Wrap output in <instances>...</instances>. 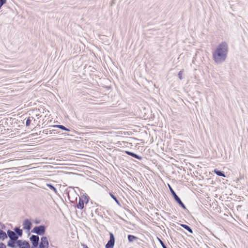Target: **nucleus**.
Returning a JSON list of instances; mask_svg holds the SVG:
<instances>
[{
    "mask_svg": "<svg viewBox=\"0 0 248 248\" xmlns=\"http://www.w3.org/2000/svg\"><path fill=\"white\" fill-rule=\"evenodd\" d=\"M7 238V234L5 232L0 229V239L4 240Z\"/></svg>",
    "mask_w": 248,
    "mask_h": 248,
    "instance_id": "13",
    "label": "nucleus"
},
{
    "mask_svg": "<svg viewBox=\"0 0 248 248\" xmlns=\"http://www.w3.org/2000/svg\"><path fill=\"white\" fill-rule=\"evenodd\" d=\"M44 131H45V130ZM45 131H46L45 133L47 134V130H45ZM43 132L44 133V132Z\"/></svg>",
    "mask_w": 248,
    "mask_h": 248,
    "instance_id": "29",
    "label": "nucleus"
},
{
    "mask_svg": "<svg viewBox=\"0 0 248 248\" xmlns=\"http://www.w3.org/2000/svg\"><path fill=\"white\" fill-rule=\"evenodd\" d=\"M16 243L20 248H30L29 242L26 241L18 240L16 241Z\"/></svg>",
    "mask_w": 248,
    "mask_h": 248,
    "instance_id": "7",
    "label": "nucleus"
},
{
    "mask_svg": "<svg viewBox=\"0 0 248 248\" xmlns=\"http://www.w3.org/2000/svg\"><path fill=\"white\" fill-rule=\"evenodd\" d=\"M109 195L110 197L116 202L118 204L120 205L119 201L117 199L116 197L114 196L112 193H109Z\"/></svg>",
    "mask_w": 248,
    "mask_h": 248,
    "instance_id": "20",
    "label": "nucleus"
},
{
    "mask_svg": "<svg viewBox=\"0 0 248 248\" xmlns=\"http://www.w3.org/2000/svg\"><path fill=\"white\" fill-rule=\"evenodd\" d=\"M158 239L163 248H167V247L164 244V243H163V242L161 239H160L159 238H158Z\"/></svg>",
    "mask_w": 248,
    "mask_h": 248,
    "instance_id": "23",
    "label": "nucleus"
},
{
    "mask_svg": "<svg viewBox=\"0 0 248 248\" xmlns=\"http://www.w3.org/2000/svg\"><path fill=\"white\" fill-rule=\"evenodd\" d=\"M51 126L53 127H58L62 130H65L66 131H70V130L68 128H66V127H65L64 126H63L62 125H53Z\"/></svg>",
    "mask_w": 248,
    "mask_h": 248,
    "instance_id": "15",
    "label": "nucleus"
},
{
    "mask_svg": "<svg viewBox=\"0 0 248 248\" xmlns=\"http://www.w3.org/2000/svg\"><path fill=\"white\" fill-rule=\"evenodd\" d=\"M183 71H184V70L182 69L180 71H179V72L178 73V77H179V78L180 80H182V78H183L182 75H183Z\"/></svg>",
    "mask_w": 248,
    "mask_h": 248,
    "instance_id": "22",
    "label": "nucleus"
},
{
    "mask_svg": "<svg viewBox=\"0 0 248 248\" xmlns=\"http://www.w3.org/2000/svg\"><path fill=\"white\" fill-rule=\"evenodd\" d=\"M37 246H36V245H35V247H34V246H33V245H32V247H31V248H37Z\"/></svg>",
    "mask_w": 248,
    "mask_h": 248,
    "instance_id": "27",
    "label": "nucleus"
},
{
    "mask_svg": "<svg viewBox=\"0 0 248 248\" xmlns=\"http://www.w3.org/2000/svg\"><path fill=\"white\" fill-rule=\"evenodd\" d=\"M0 248H6V245L4 243L1 242L0 243Z\"/></svg>",
    "mask_w": 248,
    "mask_h": 248,
    "instance_id": "24",
    "label": "nucleus"
},
{
    "mask_svg": "<svg viewBox=\"0 0 248 248\" xmlns=\"http://www.w3.org/2000/svg\"><path fill=\"white\" fill-rule=\"evenodd\" d=\"M46 226L45 225H40L35 226L32 230L31 232L35 233L37 235H43L45 233Z\"/></svg>",
    "mask_w": 248,
    "mask_h": 248,
    "instance_id": "3",
    "label": "nucleus"
},
{
    "mask_svg": "<svg viewBox=\"0 0 248 248\" xmlns=\"http://www.w3.org/2000/svg\"><path fill=\"white\" fill-rule=\"evenodd\" d=\"M213 172L218 176L223 177H226L225 173L223 171L218 170L217 169H215L214 170Z\"/></svg>",
    "mask_w": 248,
    "mask_h": 248,
    "instance_id": "12",
    "label": "nucleus"
},
{
    "mask_svg": "<svg viewBox=\"0 0 248 248\" xmlns=\"http://www.w3.org/2000/svg\"><path fill=\"white\" fill-rule=\"evenodd\" d=\"M84 200L82 198H79L78 202L77 204V207L78 209H82L84 207Z\"/></svg>",
    "mask_w": 248,
    "mask_h": 248,
    "instance_id": "11",
    "label": "nucleus"
},
{
    "mask_svg": "<svg viewBox=\"0 0 248 248\" xmlns=\"http://www.w3.org/2000/svg\"><path fill=\"white\" fill-rule=\"evenodd\" d=\"M6 0H0V4L3 5L6 3Z\"/></svg>",
    "mask_w": 248,
    "mask_h": 248,
    "instance_id": "25",
    "label": "nucleus"
},
{
    "mask_svg": "<svg viewBox=\"0 0 248 248\" xmlns=\"http://www.w3.org/2000/svg\"><path fill=\"white\" fill-rule=\"evenodd\" d=\"M88 202V199H87V201H86V203H87Z\"/></svg>",
    "mask_w": 248,
    "mask_h": 248,
    "instance_id": "30",
    "label": "nucleus"
},
{
    "mask_svg": "<svg viewBox=\"0 0 248 248\" xmlns=\"http://www.w3.org/2000/svg\"><path fill=\"white\" fill-rule=\"evenodd\" d=\"M23 226L24 230L30 231L31 229L32 223L29 219H26L23 222Z\"/></svg>",
    "mask_w": 248,
    "mask_h": 248,
    "instance_id": "9",
    "label": "nucleus"
},
{
    "mask_svg": "<svg viewBox=\"0 0 248 248\" xmlns=\"http://www.w3.org/2000/svg\"><path fill=\"white\" fill-rule=\"evenodd\" d=\"M15 231V233L16 234V235L18 236H21L23 234V231L21 229H19V228L16 227L14 229Z\"/></svg>",
    "mask_w": 248,
    "mask_h": 248,
    "instance_id": "16",
    "label": "nucleus"
},
{
    "mask_svg": "<svg viewBox=\"0 0 248 248\" xmlns=\"http://www.w3.org/2000/svg\"><path fill=\"white\" fill-rule=\"evenodd\" d=\"M127 238H128V241L129 242H132L138 239V237H136L134 235H131V234L128 235Z\"/></svg>",
    "mask_w": 248,
    "mask_h": 248,
    "instance_id": "14",
    "label": "nucleus"
},
{
    "mask_svg": "<svg viewBox=\"0 0 248 248\" xmlns=\"http://www.w3.org/2000/svg\"><path fill=\"white\" fill-rule=\"evenodd\" d=\"M15 243H14L13 241H11V240L8 241L7 243V246L11 248H15L16 246L15 245Z\"/></svg>",
    "mask_w": 248,
    "mask_h": 248,
    "instance_id": "21",
    "label": "nucleus"
},
{
    "mask_svg": "<svg viewBox=\"0 0 248 248\" xmlns=\"http://www.w3.org/2000/svg\"><path fill=\"white\" fill-rule=\"evenodd\" d=\"M109 240L106 245V248H113L115 243V237L112 232H109Z\"/></svg>",
    "mask_w": 248,
    "mask_h": 248,
    "instance_id": "4",
    "label": "nucleus"
},
{
    "mask_svg": "<svg viewBox=\"0 0 248 248\" xmlns=\"http://www.w3.org/2000/svg\"><path fill=\"white\" fill-rule=\"evenodd\" d=\"M0 226L1 227L2 229H3L5 227V226H4V225L3 224H0Z\"/></svg>",
    "mask_w": 248,
    "mask_h": 248,
    "instance_id": "26",
    "label": "nucleus"
},
{
    "mask_svg": "<svg viewBox=\"0 0 248 248\" xmlns=\"http://www.w3.org/2000/svg\"><path fill=\"white\" fill-rule=\"evenodd\" d=\"M46 186L48 187H49L51 190L53 191L55 194H58V191L57 189L51 184H46Z\"/></svg>",
    "mask_w": 248,
    "mask_h": 248,
    "instance_id": "17",
    "label": "nucleus"
},
{
    "mask_svg": "<svg viewBox=\"0 0 248 248\" xmlns=\"http://www.w3.org/2000/svg\"><path fill=\"white\" fill-rule=\"evenodd\" d=\"M180 225L183 228H184L185 229L187 230L188 232H189L190 233H193L192 230L191 229V228L189 226H188L187 225H186V224H181Z\"/></svg>",
    "mask_w": 248,
    "mask_h": 248,
    "instance_id": "18",
    "label": "nucleus"
},
{
    "mask_svg": "<svg viewBox=\"0 0 248 248\" xmlns=\"http://www.w3.org/2000/svg\"><path fill=\"white\" fill-rule=\"evenodd\" d=\"M7 235L10 238L11 241H13L14 243H15L17 241L18 236L15 233V232L8 230L7 231Z\"/></svg>",
    "mask_w": 248,
    "mask_h": 248,
    "instance_id": "5",
    "label": "nucleus"
},
{
    "mask_svg": "<svg viewBox=\"0 0 248 248\" xmlns=\"http://www.w3.org/2000/svg\"><path fill=\"white\" fill-rule=\"evenodd\" d=\"M169 188L170 190V191L174 199L176 201V202L179 204V205L182 207L184 209H186V208L185 204L183 203V202L181 200L180 198L177 195L175 191L173 190V189L172 188V187L169 185Z\"/></svg>",
    "mask_w": 248,
    "mask_h": 248,
    "instance_id": "2",
    "label": "nucleus"
},
{
    "mask_svg": "<svg viewBox=\"0 0 248 248\" xmlns=\"http://www.w3.org/2000/svg\"><path fill=\"white\" fill-rule=\"evenodd\" d=\"M125 153L130 155V156H131L136 159H139V160H141L142 159V157L138 155L137 154H135L134 153H133V152H130V151H125Z\"/></svg>",
    "mask_w": 248,
    "mask_h": 248,
    "instance_id": "10",
    "label": "nucleus"
},
{
    "mask_svg": "<svg viewBox=\"0 0 248 248\" xmlns=\"http://www.w3.org/2000/svg\"><path fill=\"white\" fill-rule=\"evenodd\" d=\"M33 120H34V121H35V120L32 117H28L26 121V126H29L31 124V121Z\"/></svg>",
    "mask_w": 248,
    "mask_h": 248,
    "instance_id": "19",
    "label": "nucleus"
},
{
    "mask_svg": "<svg viewBox=\"0 0 248 248\" xmlns=\"http://www.w3.org/2000/svg\"><path fill=\"white\" fill-rule=\"evenodd\" d=\"M30 241L32 243V245H33L34 247L35 246H38L39 241V237L38 235H32L30 238Z\"/></svg>",
    "mask_w": 248,
    "mask_h": 248,
    "instance_id": "8",
    "label": "nucleus"
},
{
    "mask_svg": "<svg viewBox=\"0 0 248 248\" xmlns=\"http://www.w3.org/2000/svg\"><path fill=\"white\" fill-rule=\"evenodd\" d=\"M84 199H87V197H84Z\"/></svg>",
    "mask_w": 248,
    "mask_h": 248,
    "instance_id": "31",
    "label": "nucleus"
},
{
    "mask_svg": "<svg viewBox=\"0 0 248 248\" xmlns=\"http://www.w3.org/2000/svg\"><path fill=\"white\" fill-rule=\"evenodd\" d=\"M228 52L227 44L224 42L219 44L213 52V59L216 63H222L227 58Z\"/></svg>",
    "mask_w": 248,
    "mask_h": 248,
    "instance_id": "1",
    "label": "nucleus"
},
{
    "mask_svg": "<svg viewBox=\"0 0 248 248\" xmlns=\"http://www.w3.org/2000/svg\"><path fill=\"white\" fill-rule=\"evenodd\" d=\"M84 248H88L87 246H86V245H84Z\"/></svg>",
    "mask_w": 248,
    "mask_h": 248,
    "instance_id": "28",
    "label": "nucleus"
},
{
    "mask_svg": "<svg viewBox=\"0 0 248 248\" xmlns=\"http://www.w3.org/2000/svg\"><path fill=\"white\" fill-rule=\"evenodd\" d=\"M49 245L47 237L46 236H43L41 238V242L39 245V248H47Z\"/></svg>",
    "mask_w": 248,
    "mask_h": 248,
    "instance_id": "6",
    "label": "nucleus"
}]
</instances>
